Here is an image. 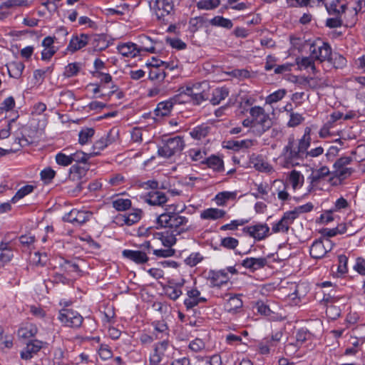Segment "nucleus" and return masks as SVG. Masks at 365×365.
<instances>
[{
	"label": "nucleus",
	"mask_w": 365,
	"mask_h": 365,
	"mask_svg": "<svg viewBox=\"0 0 365 365\" xmlns=\"http://www.w3.org/2000/svg\"><path fill=\"white\" fill-rule=\"evenodd\" d=\"M95 134L93 128L83 127L78 133V143L83 145L88 143Z\"/></svg>",
	"instance_id": "32"
},
{
	"label": "nucleus",
	"mask_w": 365,
	"mask_h": 365,
	"mask_svg": "<svg viewBox=\"0 0 365 365\" xmlns=\"http://www.w3.org/2000/svg\"><path fill=\"white\" fill-rule=\"evenodd\" d=\"M35 187L31 185H26L21 187L15 194V195L11 198V202L16 203L18 200L22 199L26 195L31 193Z\"/></svg>",
	"instance_id": "41"
},
{
	"label": "nucleus",
	"mask_w": 365,
	"mask_h": 365,
	"mask_svg": "<svg viewBox=\"0 0 365 365\" xmlns=\"http://www.w3.org/2000/svg\"><path fill=\"white\" fill-rule=\"evenodd\" d=\"M60 269L68 274L76 272L81 275L82 272L78 264L68 259H64L63 262L60 264Z\"/></svg>",
	"instance_id": "37"
},
{
	"label": "nucleus",
	"mask_w": 365,
	"mask_h": 365,
	"mask_svg": "<svg viewBox=\"0 0 365 365\" xmlns=\"http://www.w3.org/2000/svg\"><path fill=\"white\" fill-rule=\"evenodd\" d=\"M304 120V118L302 115L297 113H291L290 118L287 123L289 127L293 128L301 124Z\"/></svg>",
	"instance_id": "62"
},
{
	"label": "nucleus",
	"mask_w": 365,
	"mask_h": 365,
	"mask_svg": "<svg viewBox=\"0 0 365 365\" xmlns=\"http://www.w3.org/2000/svg\"><path fill=\"white\" fill-rule=\"evenodd\" d=\"M58 320L64 325L71 328H78L83 321V317L76 311L63 308L59 311Z\"/></svg>",
	"instance_id": "4"
},
{
	"label": "nucleus",
	"mask_w": 365,
	"mask_h": 365,
	"mask_svg": "<svg viewBox=\"0 0 365 365\" xmlns=\"http://www.w3.org/2000/svg\"><path fill=\"white\" fill-rule=\"evenodd\" d=\"M10 77L19 79L21 77L25 66L21 61H12L6 65Z\"/></svg>",
	"instance_id": "25"
},
{
	"label": "nucleus",
	"mask_w": 365,
	"mask_h": 365,
	"mask_svg": "<svg viewBox=\"0 0 365 365\" xmlns=\"http://www.w3.org/2000/svg\"><path fill=\"white\" fill-rule=\"evenodd\" d=\"M327 316L332 320L336 319L341 315V309L333 304L327 305L326 309Z\"/></svg>",
	"instance_id": "54"
},
{
	"label": "nucleus",
	"mask_w": 365,
	"mask_h": 365,
	"mask_svg": "<svg viewBox=\"0 0 365 365\" xmlns=\"http://www.w3.org/2000/svg\"><path fill=\"white\" fill-rule=\"evenodd\" d=\"M38 332V329L35 324H28L18 330V336L21 339H29L34 336Z\"/></svg>",
	"instance_id": "31"
},
{
	"label": "nucleus",
	"mask_w": 365,
	"mask_h": 365,
	"mask_svg": "<svg viewBox=\"0 0 365 365\" xmlns=\"http://www.w3.org/2000/svg\"><path fill=\"white\" fill-rule=\"evenodd\" d=\"M40 175L41 180L44 181L45 183H49L55 177L56 172L51 168H46L41 170Z\"/></svg>",
	"instance_id": "57"
},
{
	"label": "nucleus",
	"mask_w": 365,
	"mask_h": 365,
	"mask_svg": "<svg viewBox=\"0 0 365 365\" xmlns=\"http://www.w3.org/2000/svg\"><path fill=\"white\" fill-rule=\"evenodd\" d=\"M241 294L231 296L225 305V310L231 314H235L242 307L243 302Z\"/></svg>",
	"instance_id": "24"
},
{
	"label": "nucleus",
	"mask_w": 365,
	"mask_h": 365,
	"mask_svg": "<svg viewBox=\"0 0 365 365\" xmlns=\"http://www.w3.org/2000/svg\"><path fill=\"white\" fill-rule=\"evenodd\" d=\"M43 346V341L35 339L31 340L26 344V346L21 351V358L25 360L31 359L37 354Z\"/></svg>",
	"instance_id": "13"
},
{
	"label": "nucleus",
	"mask_w": 365,
	"mask_h": 365,
	"mask_svg": "<svg viewBox=\"0 0 365 365\" xmlns=\"http://www.w3.org/2000/svg\"><path fill=\"white\" fill-rule=\"evenodd\" d=\"M91 213L83 210L73 209L70 212L65 215L63 220L76 225H81L89 220Z\"/></svg>",
	"instance_id": "9"
},
{
	"label": "nucleus",
	"mask_w": 365,
	"mask_h": 365,
	"mask_svg": "<svg viewBox=\"0 0 365 365\" xmlns=\"http://www.w3.org/2000/svg\"><path fill=\"white\" fill-rule=\"evenodd\" d=\"M132 202L130 199L118 198L112 202L113 207L117 211H125L131 207Z\"/></svg>",
	"instance_id": "42"
},
{
	"label": "nucleus",
	"mask_w": 365,
	"mask_h": 365,
	"mask_svg": "<svg viewBox=\"0 0 365 365\" xmlns=\"http://www.w3.org/2000/svg\"><path fill=\"white\" fill-rule=\"evenodd\" d=\"M250 140H228L226 148L234 150H239L242 148H248L250 145Z\"/></svg>",
	"instance_id": "50"
},
{
	"label": "nucleus",
	"mask_w": 365,
	"mask_h": 365,
	"mask_svg": "<svg viewBox=\"0 0 365 365\" xmlns=\"http://www.w3.org/2000/svg\"><path fill=\"white\" fill-rule=\"evenodd\" d=\"M226 214L227 212L224 210L210 207L201 212L200 218L202 220H217L223 218Z\"/></svg>",
	"instance_id": "21"
},
{
	"label": "nucleus",
	"mask_w": 365,
	"mask_h": 365,
	"mask_svg": "<svg viewBox=\"0 0 365 365\" xmlns=\"http://www.w3.org/2000/svg\"><path fill=\"white\" fill-rule=\"evenodd\" d=\"M168 201L165 193L160 191H151L148 193L145 202L150 205L161 206Z\"/></svg>",
	"instance_id": "22"
},
{
	"label": "nucleus",
	"mask_w": 365,
	"mask_h": 365,
	"mask_svg": "<svg viewBox=\"0 0 365 365\" xmlns=\"http://www.w3.org/2000/svg\"><path fill=\"white\" fill-rule=\"evenodd\" d=\"M117 48L118 52L125 57L134 58L140 54L138 45L134 43L128 42L123 43L118 46Z\"/></svg>",
	"instance_id": "20"
},
{
	"label": "nucleus",
	"mask_w": 365,
	"mask_h": 365,
	"mask_svg": "<svg viewBox=\"0 0 365 365\" xmlns=\"http://www.w3.org/2000/svg\"><path fill=\"white\" fill-rule=\"evenodd\" d=\"M309 254L314 259H322L326 255L327 251L324 246V240L322 238L316 240L312 243Z\"/></svg>",
	"instance_id": "23"
},
{
	"label": "nucleus",
	"mask_w": 365,
	"mask_h": 365,
	"mask_svg": "<svg viewBox=\"0 0 365 365\" xmlns=\"http://www.w3.org/2000/svg\"><path fill=\"white\" fill-rule=\"evenodd\" d=\"M309 334V331L306 329H299L296 334V344L293 343H289L285 346V350H288L290 348H296L297 346H301L307 339V336Z\"/></svg>",
	"instance_id": "34"
},
{
	"label": "nucleus",
	"mask_w": 365,
	"mask_h": 365,
	"mask_svg": "<svg viewBox=\"0 0 365 365\" xmlns=\"http://www.w3.org/2000/svg\"><path fill=\"white\" fill-rule=\"evenodd\" d=\"M220 0H200L197 3L199 9L212 10L218 7Z\"/></svg>",
	"instance_id": "44"
},
{
	"label": "nucleus",
	"mask_w": 365,
	"mask_h": 365,
	"mask_svg": "<svg viewBox=\"0 0 365 365\" xmlns=\"http://www.w3.org/2000/svg\"><path fill=\"white\" fill-rule=\"evenodd\" d=\"M339 265L337 272L341 274H344L348 272V257L344 255H340L338 257Z\"/></svg>",
	"instance_id": "58"
},
{
	"label": "nucleus",
	"mask_w": 365,
	"mask_h": 365,
	"mask_svg": "<svg viewBox=\"0 0 365 365\" xmlns=\"http://www.w3.org/2000/svg\"><path fill=\"white\" fill-rule=\"evenodd\" d=\"M165 294L170 299L175 301L182 295V292L178 287L168 286L165 289Z\"/></svg>",
	"instance_id": "56"
},
{
	"label": "nucleus",
	"mask_w": 365,
	"mask_h": 365,
	"mask_svg": "<svg viewBox=\"0 0 365 365\" xmlns=\"http://www.w3.org/2000/svg\"><path fill=\"white\" fill-rule=\"evenodd\" d=\"M267 260L264 257H247L242 262V266L252 272L263 268L267 265Z\"/></svg>",
	"instance_id": "16"
},
{
	"label": "nucleus",
	"mask_w": 365,
	"mask_h": 365,
	"mask_svg": "<svg viewBox=\"0 0 365 365\" xmlns=\"http://www.w3.org/2000/svg\"><path fill=\"white\" fill-rule=\"evenodd\" d=\"M153 326V334L155 339L163 340V339L169 338V329L167 324L164 321H157L152 323Z\"/></svg>",
	"instance_id": "18"
},
{
	"label": "nucleus",
	"mask_w": 365,
	"mask_h": 365,
	"mask_svg": "<svg viewBox=\"0 0 365 365\" xmlns=\"http://www.w3.org/2000/svg\"><path fill=\"white\" fill-rule=\"evenodd\" d=\"M321 54L319 55V61L324 62L327 61L329 62V60L332 57V51L331 46L327 42H322L321 45Z\"/></svg>",
	"instance_id": "40"
},
{
	"label": "nucleus",
	"mask_w": 365,
	"mask_h": 365,
	"mask_svg": "<svg viewBox=\"0 0 365 365\" xmlns=\"http://www.w3.org/2000/svg\"><path fill=\"white\" fill-rule=\"evenodd\" d=\"M161 143L162 145L158 148V155L165 158L180 154L185 146L183 138L179 135L172 138L163 136Z\"/></svg>",
	"instance_id": "2"
},
{
	"label": "nucleus",
	"mask_w": 365,
	"mask_h": 365,
	"mask_svg": "<svg viewBox=\"0 0 365 365\" xmlns=\"http://www.w3.org/2000/svg\"><path fill=\"white\" fill-rule=\"evenodd\" d=\"M89 170V164L73 165L69 170L70 179L72 180H80L84 178Z\"/></svg>",
	"instance_id": "19"
},
{
	"label": "nucleus",
	"mask_w": 365,
	"mask_h": 365,
	"mask_svg": "<svg viewBox=\"0 0 365 365\" xmlns=\"http://www.w3.org/2000/svg\"><path fill=\"white\" fill-rule=\"evenodd\" d=\"M152 68L149 72V78L152 81H163L165 78V72L163 69L160 68V64L158 63H150Z\"/></svg>",
	"instance_id": "33"
},
{
	"label": "nucleus",
	"mask_w": 365,
	"mask_h": 365,
	"mask_svg": "<svg viewBox=\"0 0 365 365\" xmlns=\"http://www.w3.org/2000/svg\"><path fill=\"white\" fill-rule=\"evenodd\" d=\"M139 42L140 46H138L139 52L146 51L150 53H155V47L153 46V40L145 35L139 36Z\"/></svg>",
	"instance_id": "29"
},
{
	"label": "nucleus",
	"mask_w": 365,
	"mask_h": 365,
	"mask_svg": "<svg viewBox=\"0 0 365 365\" xmlns=\"http://www.w3.org/2000/svg\"><path fill=\"white\" fill-rule=\"evenodd\" d=\"M289 229V225H287V223H285V221L283 220V219H280L277 223L273 225L272 227V230L274 233L277 232H283L287 233L288 232Z\"/></svg>",
	"instance_id": "60"
},
{
	"label": "nucleus",
	"mask_w": 365,
	"mask_h": 365,
	"mask_svg": "<svg viewBox=\"0 0 365 365\" xmlns=\"http://www.w3.org/2000/svg\"><path fill=\"white\" fill-rule=\"evenodd\" d=\"M188 222L186 217L179 215V213L173 215L161 214L157 217V224L160 227H169L178 229L182 225H185Z\"/></svg>",
	"instance_id": "5"
},
{
	"label": "nucleus",
	"mask_w": 365,
	"mask_h": 365,
	"mask_svg": "<svg viewBox=\"0 0 365 365\" xmlns=\"http://www.w3.org/2000/svg\"><path fill=\"white\" fill-rule=\"evenodd\" d=\"M98 155V152H91L90 153H86L83 151H76L74 153L71 154V161L76 162V164L82 163L83 164H88V160L94 156Z\"/></svg>",
	"instance_id": "27"
},
{
	"label": "nucleus",
	"mask_w": 365,
	"mask_h": 365,
	"mask_svg": "<svg viewBox=\"0 0 365 365\" xmlns=\"http://www.w3.org/2000/svg\"><path fill=\"white\" fill-rule=\"evenodd\" d=\"M354 269L359 274L365 276V259L362 257H357Z\"/></svg>",
	"instance_id": "64"
},
{
	"label": "nucleus",
	"mask_w": 365,
	"mask_h": 365,
	"mask_svg": "<svg viewBox=\"0 0 365 365\" xmlns=\"http://www.w3.org/2000/svg\"><path fill=\"white\" fill-rule=\"evenodd\" d=\"M202 259L203 257L199 252H194L190 254V256L185 259V262L187 265L195 267Z\"/></svg>",
	"instance_id": "59"
},
{
	"label": "nucleus",
	"mask_w": 365,
	"mask_h": 365,
	"mask_svg": "<svg viewBox=\"0 0 365 365\" xmlns=\"http://www.w3.org/2000/svg\"><path fill=\"white\" fill-rule=\"evenodd\" d=\"M210 23L212 26H219L227 29H230L233 26V24L230 19L220 16H215L210 21Z\"/></svg>",
	"instance_id": "39"
},
{
	"label": "nucleus",
	"mask_w": 365,
	"mask_h": 365,
	"mask_svg": "<svg viewBox=\"0 0 365 365\" xmlns=\"http://www.w3.org/2000/svg\"><path fill=\"white\" fill-rule=\"evenodd\" d=\"M314 58L311 56V57H303L302 58H296V64H297L299 67H302L304 68H311L313 73L316 71V66L314 65V62L313 60Z\"/></svg>",
	"instance_id": "46"
},
{
	"label": "nucleus",
	"mask_w": 365,
	"mask_h": 365,
	"mask_svg": "<svg viewBox=\"0 0 365 365\" xmlns=\"http://www.w3.org/2000/svg\"><path fill=\"white\" fill-rule=\"evenodd\" d=\"M170 346V342L168 339H163L161 341L153 345V352L150 356V365H160L165 352Z\"/></svg>",
	"instance_id": "7"
},
{
	"label": "nucleus",
	"mask_w": 365,
	"mask_h": 365,
	"mask_svg": "<svg viewBox=\"0 0 365 365\" xmlns=\"http://www.w3.org/2000/svg\"><path fill=\"white\" fill-rule=\"evenodd\" d=\"M272 126V120L265 112L254 121V128L259 135H262Z\"/></svg>",
	"instance_id": "15"
},
{
	"label": "nucleus",
	"mask_w": 365,
	"mask_h": 365,
	"mask_svg": "<svg viewBox=\"0 0 365 365\" xmlns=\"http://www.w3.org/2000/svg\"><path fill=\"white\" fill-rule=\"evenodd\" d=\"M113 141V139H110V133H109L106 136L101 137L94 143L92 147V152H98L99 155L101 150L106 148L109 144H111Z\"/></svg>",
	"instance_id": "35"
},
{
	"label": "nucleus",
	"mask_w": 365,
	"mask_h": 365,
	"mask_svg": "<svg viewBox=\"0 0 365 365\" xmlns=\"http://www.w3.org/2000/svg\"><path fill=\"white\" fill-rule=\"evenodd\" d=\"M228 95L229 91L227 88H217L213 90L210 101L214 106L218 105L222 100H225Z\"/></svg>",
	"instance_id": "28"
},
{
	"label": "nucleus",
	"mask_w": 365,
	"mask_h": 365,
	"mask_svg": "<svg viewBox=\"0 0 365 365\" xmlns=\"http://www.w3.org/2000/svg\"><path fill=\"white\" fill-rule=\"evenodd\" d=\"M283 336L282 331L272 332L271 335L264 337L262 341L269 345L270 349L277 346Z\"/></svg>",
	"instance_id": "38"
},
{
	"label": "nucleus",
	"mask_w": 365,
	"mask_h": 365,
	"mask_svg": "<svg viewBox=\"0 0 365 365\" xmlns=\"http://www.w3.org/2000/svg\"><path fill=\"white\" fill-rule=\"evenodd\" d=\"M153 9L157 19L164 24L173 21L174 14L173 0H155Z\"/></svg>",
	"instance_id": "3"
},
{
	"label": "nucleus",
	"mask_w": 365,
	"mask_h": 365,
	"mask_svg": "<svg viewBox=\"0 0 365 365\" xmlns=\"http://www.w3.org/2000/svg\"><path fill=\"white\" fill-rule=\"evenodd\" d=\"M187 298L184 300V305L187 310L192 309L200 303L206 302L205 297H200V292L197 288H192L187 292Z\"/></svg>",
	"instance_id": "11"
},
{
	"label": "nucleus",
	"mask_w": 365,
	"mask_h": 365,
	"mask_svg": "<svg viewBox=\"0 0 365 365\" xmlns=\"http://www.w3.org/2000/svg\"><path fill=\"white\" fill-rule=\"evenodd\" d=\"M141 212L140 210H135L133 212L123 216V222L129 226L138 222L141 218Z\"/></svg>",
	"instance_id": "48"
},
{
	"label": "nucleus",
	"mask_w": 365,
	"mask_h": 365,
	"mask_svg": "<svg viewBox=\"0 0 365 365\" xmlns=\"http://www.w3.org/2000/svg\"><path fill=\"white\" fill-rule=\"evenodd\" d=\"M238 240L232 237H226L222 238L220 241V246L227 250H234L238 246Z\"/></svg>",
	"instance_id": "53"
},
{
	"label": "nucleus",
	"mask_w": 365,
	"mask_h": 365,
	"mask_svg": "<svg viewBox=\"0 0 365 365\" xmlns=\"http://www.w3.org/2000/svg\"><path fill=\"white\" fill-rule=\"evenodd\" d=\"M156 236L159 240H161L162 244L166 247L171 248L172 246H173L177 241V239L175 237V235L169 233L168 232H158L156 233Z\"/></svg>",
	"instance_id": "36"
},
{
	"label": "nucleus",
	"mask_w": 365,
	"mask_h": 365,
	"mask_svg": "<svg viewBox=\"0 0 365 365\" xmlns=\"http://www.w3.org/2000/svg\"><path fill=\"white\" fill-rule=\"evenodd\" d=\"M56 161L58 165L62 166H68L72 163L71 155H66L63 153L56 154Z\"/></svg>",
	"instance_id": "63"
},
{
	"label": "nucleus",
	"mask_w": 365,
	"mask_h": 365,
	"mask_svg": "<svg viewBox=\"0 0 365 365\" xmlns=\"http://www.w3.org/2000/svg\"><path fill=\"white\" fill-rule=\"evenodd\" d=\"M329 173L330 171L327 166H323L319 169L317 170L316 171L313 172L308 178L310 180L311 182L309 191L310 192L314 185H317L322 178L329 175Z\"/></svg>",
	"instance_id": "26"
},
{
	"label": "nucleus",
	"mask_w": 365,
	"mask_h": 365,
	"mask_svg": "<svg viewBox=\"0 0 365 365\" xmlns=\"http://www.w3.org/2000/svg\"><path fill=\"white\" fill-rule=\"evenodd\" d=\"M311 143L310 136L304 133L302 138L297 142L293 134L289 135L287 145L282 150V156L284 157L285 166L289 167L299 165L297 161L303 160L306 150Z\"/></svg>",
	"instance_id": "1"
},
{
	"label": "nucleus",
	"mask_w": 365,
	"mask_h": 365,
	"mask_svg": "<svg viewBox=\"0 0 365 365\" xmlns=\"http://www.w3.org/2000/svg\"><path fill=\"white\" fill-rule=\"evenodd\" d=\"M242 232L257 241L264 240L270 235L269 227L267 224L260 222L251 226L245 227L242 229Z\"/></svg>",
	"instance_id": "6"
},
{
	"label": "nucleus",
	"mask_w": 365,
	"mask_h": 365,
	"mask_svg": "<svg viewBox=\"0 0 365 365\" xmlns=\"http://www.w3.org/2000/svg\"><path fill=\"white\" fill-rule=\"evenodd\" d=\"M88 43V36L85 34H81L79 36H73L67 46L66 50L71 53H74L84 46Z\"/></svg>",
	"instance_id": "14"
},
{
	"label": "nucleus",
	"mask_w": 365,
	"mask_h": 365,
	"mask_svg": "<svg viewBox=\"0 0 365 365\" xmlns=\"http://www.w3.org/2000/svg\"><path fill=\"white\" fill-rule=\"evenodd\" d=\"M27 0H6L0 5V9H11L16 6H21L26 4Z\"/></svg>",
	"instance_id": "61"
},
{
	"label": "nucleus",
	"mask_w": 365,
	"mask_h": 365,
	"mask_svg": "<svg viewBox=\"0 0 365 365\" xmlns=\"http://www.w3.org/2000/svg\"><path fill=\"white\" fill-rule=\"evenodd\" d=\"M209 133V127L202 125L195 127L192 129V130L190 132V135L192 138L200 140L207 135Z\"/></svg>",
	"instance_id": "43"
},
{
	"label": "nucleus",
	"mask_w": 365,
	"mask_h": 365,
	"mask_svg": "<svg viewBox=\"0 0 365 365\" xmlns=\"http://www.w3.org/2000/svg\"><path fill=\"white\" fill-rule=\"evenodd\" d=\"M334 175L340 179L344 180L351 175L354 169L351 168H334Z\"/></svg>",
	"instance_id": "55"
},
{
	"label": "nucleus",
	"mask_w": 365,
	"mask_h": 365,
	"mask_svg": "<svg viewBox=\"0 0 365 365\" xmlns=\"http://www.w3.org/2000/svg\"><path fill=\"white\" fill-rule=\"evenodd\" d=\"M329 63L333 65L335 68H343L346 66V59L340 53H334L329 60Z\"/></svg>",
	"instance_id": "45"
},
{
	"label": "nucleus",
	"mask_w": 365,
	"mask_h": 365,
	"mask_svg": "<svg viewBox=\"0 0 365 365\" xmlns=\"http://www.w3.org/2000/svg\"><path fill=\"white\" fill-rule=\"evenodd\" d=\"M123 257L138 264H143L148 262L149 257L147 253L140 250H124L122 252Z\"/></svg>",
	"instance_id": "12"
},
{
	"label": "nucleus",
	"mask_w": 365,
	"mask_h": 365,
	"mask_svg": "<svg viewBox=\"0 0 365 365\" xmlns=\"http://www.w3.org/2000/svg\"><path fill=\"white\" fill-rule=\"evenodd\" d=\"M205 22V19L203 16H197L195 18H191L189 21V31L191 33L196 32L200 27H201Z\"/></svg>",
	"instance_id": "51"
},
{
	"label": "nucleus",
	"mask_w": 365,
	"mask_h": 365,
	"mask_svg": "<svg viewBox=\"0 0 365 365\" xmlns=\"http://www.w3.org/2000/svg\"><path fill=\"white\" fill-rule=\"evenodd\" d=\"M250 162L253 165V167L260 172L269 173L272 170V168L270 165L264 161L262 156L257 155L256 157H252Z\"/></svg>",
	"instance_id": "30"
},
{
	"label": "nucleus",
	"mask_w": 365,
	"mask_h": 365,
	"mask_svg": "<svg viewBox=\"0 0 365 365\" xmlns=\"http://www.w3.org/2000/svg\"><path fill=\"white\" fill-rule=\"evenodd\" d=\"M208 279L210 280L212 287H221L222 285L227 284L229 277L225 269L210 270L208 272Z\"/></svg>",
	"instance_id": "10"
},
{
	"label": "nucleus",
	"mask_w": 365,
	"mask_h": 365,
	"mask_svg": "<svg viewBox=\"0 0 365 365\" xmlns=\"http://www.w3.org/2000/svg\"><path fill=\"white\" fill-rule=\"evenodd\" d=\"M81 69V63H71L65 67V70L63 72V75L70 78L74 76H76Z\"/></svg>",
	"instance_id": "49"
},
{
	"label": "nucleus",
	"mask_w": 365,
	"mask_h": 365,
	"mask_svg": "<svg viewBox=\"0 0 365 365\" xmlns=\"http://www.w3.org/2000/svg\"><path fill=\"white\" fill-rule=\"evenodd\" d=\"M208 83L206 81L196 83L193 85L192 87H186L185 89L182 88V91H180V93L178 94L180 96V98L181 96L185 94L187 96H190L192 98V93H195V90H199V87H207Z\"/></svg>",
	"instance_id": "52"
},
{
	"label": "nucleus",
	"mask_w": 365,
	"mask_h": 365,
	"mask_svg": "<svg viewBox=\"0 0 365 365\" xmlns=\"http://www.w3.org/2000/svg\"><path fill=\"white\" fill-rule=\"evenodd\" d=\"M182 102L183 101L180 99L179 95H175L167 101L160 102L154 110L155 115L160 117L168 116L175 104Z\"/></svg>",
	"instance_id": "8"
},
{
	"label": "nucleus",
	"mask_w": 365,
	"mask_h": 365,
	"mask_svg": "<svg viewBox=\"0 0 365 365\" xmlns=\"http://www.w3.org/2000/svg\"><path fill=\"white\" fill-rule=\"evenodd\" d=\"M200 164L206 165L207 168L217 173L222 172L225 170L223 160L215 155H211L210 157L203 159Z\"/></svg>",
	"instance_id": "17"
},
{
	"label": "nucleus",
	"mask_w": 365,
	"mask_h": 365,
	"mask_svg": "<svg viewBox=\"0 0 365 365\" xmlns=\"http://www.w3.org/2000/svg\"><path fill=\"white\" fill-rule=\"evenodd\" d=\"M285 89H279L267 96L265 99L266 103L272 104L282 100L286 95Z\"/></svg>",
	"instance_id": "47"
}]
</instances>
